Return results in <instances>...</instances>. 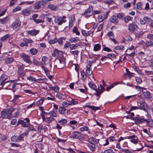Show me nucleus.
I'll use <instances>...</instances> for the list:
<instances>
[{"instance_id":"obj_56","label":"nucleus","mask_w":153,"mask_h":153,"mask_svg":"<svg viewBox=\"0 0 153 153\" xmlns=\"http://www.w3.org/2000/svg\"><path fill=\"white\" fill-rule=\"evenodd\" d=\"M1 117L3 118H5L6 114V111H3L1 112Z\"/></svg>"},{"instance_id":"obj_45","label":"nucleus","mask_w":153,"mask_h":153,"mask_svg":"<svg viewBox=\"0 0 153 153\" xmlns=\"http://www.w3.org/2000/svg\"><path fill=\"white\" fill-rule=\"evenodd\" d=\"M9 35L7 34L5 35L4 36L2 37L1 38V40L2 41H5L9 37Z\"/></svg>"},{"instance_id":"obj_21","label":"nucleus","mask_w":153,"mask_h":153,"mask_svg":"<svg viewBox=\"0 0 153 153\" xmlns=\"http://www.w3.org/2000/svg\"><path fill=\"white\" fill-rule=\"evenodd\" d=\"M48 60L47 57L46 56H43L42 58V60L41 61V64L40 65L43 68L44 67V65H46L45 62Z\"/></svg>"},{"instance_id":"obj_39","label":"nucleus","mask_w":153,"mask_h":153,"mask_svg":"<svg viewBox=\"0 0 153 153\" xmlns=\"http://www.w3.org/2000/svg\"><path fill=\"white\" fill-rule=\"evenodd\" d=\"M121 151L124 153H131L133 151L131 150H129L128 149H122Z\"/></svg>"},{"instance_id":"obj_60","label":"nucleus","mask_w":153,"mask_h":153,"mask_svg":"<svg viewBox=\"0 0 153 153\" xmlns=\"http://www.w3.org/2000/svg\"><path fill=\"white\" fill-rule=\"evenodd\" d=\"M137 9L138 10H140L142 9V4L140 2H138L137 4Z\"/></svg>"},{"instance_id":"obj_31","label":"nucleus","mask_w":153,"mask_h":153,"mask_svg":"<svg viewBox=\"0 0 153 153\" xmlns=\"http://www.w3.org/2000/svg\"><path fill=\"white\" fill-rule=\"evenodd\" d=\"M14 59L12 58L8 57L6 58L5 62L7 64H11L13 61Z\"/></svg>"},{"instance_id":"obj_34","label":"nucleus","mask_w":153,"mask_h":153,"mask_svg":"<svg viewBox=\"0 0 153 153\" xmlns=\"http://www.w3.org/2000/svg\"><path fill=\"white\" fill-rule=\"evenodd\" d=\"M18 73L19 76L21 77H22V79H24L23 77L25 76V74L23 71H18Z\"/></svg>"},{"instance_id":"obj_44","label":"nucleus","mask_w":153,"mask_h":153,"mask_svg":"<svg viewBox=\"0 0 153 153\" xmlns=\"http://www.w3.org/2000/svg\"><path fill=\"white\" fill-rule=\"evenodd\" d=\"M51 90H53L55 92H58L59 90V88L57 85L51 88Z\"/></svg>"},{"instance_id":"obj_37","label":"nucleus","mask_w":153,"mask_h":153,"mask_svg":"<svg viewBox=\"0 0 153 153\" xmlns=\"http://www.w3.org/2000/svg\"><path fill=\"white\" fill-rule=\"evenodd\" d=\"M66 109L62 107H60L59 109V112L62 114H64L65 113Z\"/></svg>"},{"instance_id":"obj_3","label":"nucleus","mask_w":153,"mask_h":153,"mask_svg":"<svg viewBox=\"0 0 153 153\" xmlns=\"http://www.w3.org/2000/svg\"><path fill=\"white\" fill-rule=\"evenodd\" d=\"M25 121L23 120H19L17 123V125L19 124H21L23 127H27L30 125V120L28 118L25 119Z\"/></svg>"},{"instance_id":"obj_1","label":"nucleus","mask_w":153,"mask_h":153,"mask_svg":"<svg viewBox=\"0 0 153 153\" xmlns=\"http://www.w3.org/2000/svg\"><path fill=\"white\" fill-rule=\"evenodd\" d=\"M56 64L55 66L57 68L62 69L64 68L65 66V59L64 57L56 59L55 60Z\"/></svg>"},{"instance_id":"obj_23","label":"nucleus","mask_w":153,"mask_h":153,"mask_svg":"<svg viewBox=\"0 0 153 153\" xmlns=\"http://www.w3.org/2000/svg\"><path fill=\"white\" fill-rule=\"evenodd\" d=\"M110 21L114 23H117L118 22V20L116 16H113L110 19Z\"/></svg>"},{"instance_id":"obj_19","label":"nucleus","mask_w":153,"mask_h":153,"mask_svg":"<svg viewBox=\"0 0 153 153\" xmlns=\"http://www.w3.org/2000/svg\"><path fill=\"white\" fill-rule=\"evenodd\" d=\"M20 25V21L17 20L14 22L13 24V28L16 30L19 28Z\"/></svg>"},{"instance_id":"obj_55","label":"nucleus","mask_w":153,"mask_h":153,"mask_svg":"<svg viewBox=\"0 0 153 153\" xmlns=\"http://www.w3.org/2000/svg\"><path fill=\"white\" fill-rule=\"evenodd\" d=\"M17 67L18 69V71H22L24 69V67L22 65H17Z\"/></svg>"},{"instance_id":"obj_40","label":"nucleus","mask_w":153,"mask_h":153,"mask_svg":"<svg viewBox=\"0 0 153 153\" xmlns=\"http://www.w3.org/2000/svg\"><path fill=\"white\" fill-rule=\"evenodd\" d=\"M81 79L83 81H84L85 80L86 78V76H87L86 73H85L84 72H82L81 73Z\"/></svg>"},{"instance_id":"obj_22","label":"nucleus","mask_w":153,"mask_h":153,"mask_svg":"<svg viewBox=\"0 0 153 153\" xmlns=\"http://www.w3.org/2000/svg\"><path fill=\"white\" fill-rule=\"evenodd\" d=\"M88 141L89 142L88 143H92L94 144H97V142L95 138L93 137H91L88 139Z\"/></svg>"},{"instance_id":"obj_36","label":"nucleus","mask_w":153,"mask_h":153,"mask_svg":"<svg viewBox=\"0 0 153 153\" xmlns=\"http://www.w3.org/2000/svg\"><path fill=\"white\" fill-rule=\"evenodd\" d=\"M101 48V46L99 44H95L94 48V50L95 51H98Z\"/></svg>"},{"instance_id":"obj_61","label":"nucleus","mask_w":153,"mask_h":153,"mask_svg":"<svg viewBox=\"0 0 153 153\" xmlns=\"http://www.w3.org/2000/svg\"><path fill=\"white\" fill-rule=\"evenodd\" d=\"M105 153H115L113 150L110 149H106L104 151Z\"/></svg>"},{"instance_id":"obj_8","label":"nucleus","mask_w":153,"mask_h":153,"mask_svg":"<svg viewBox=\"0 0 153 153\" xmlns=\"http://www.w3.org/2000/svg\"><path fill=\"white\" fill-rule=\"evenodd\" d=\"M45 4V3L42 0L41 1H38L35 4V9H39L42 8L44 7Z\"/></svg>"},{"instance_id":"obj_12","label":"nucleus","mask_w":153,"mask_h":153,"mask_svg":"<svg viewBox=\"0 0 153 153\" xmlns=\"http://www.w3.org/2000/svg\"><path fill=\"white\" fill-rule=\"evenodd\" d=\"M27 79L29 80L30 81L32 82H40L41 80H43L44 79H36L33 76H30L27 77ZM45 79L46 80V81L48 80V79L46 78Z\"/></svg>"},{"instance_id":"obj_59","label":"nucleus","mask_w":153,"mask_h":153,"mask_svg":"<svg viewBox=\"0 0 153 153\" xmlns=\"http://www.w3.org/2000/svg\"><path fill=\"white\" fill-rule=\"evenodd\" d=\"M124 39L127 41H129L132 40V38L130 36H127L125 38H124Z\"/></svg>"},{"instance_id":"obj_29","label":"nucleus","mask_w":153,"mask_h":153,"mask_svg":"<svg viewBox=\"0 0 153 153\" xmlns=\"http://www.w3.org/2000/svg\"><path fill=\"white\" fill-rule=\"evenodd\" d=\"M108 58L111 60H114L116 59V56L115 54L113 53L108 54L107 55Z\"/></svg>"},{"instance_id":"obj_25","label":"nucleus","mask_w":153,"mask_h":153,"mask_svg":"<svg viewBox=\"0 0 153 153\" xmlns=\"http://www.w3.org/2000/svg\"><path fill=\"white\" fill-rule=\"evenodd\" d=\"M88 85L91 88L97 91V87L94 83L92 82H90L88 83Z\"/></svg>"},{"instance_id":"obj_30","label":"nucleus","mask_w":153,"mask_h":153,"mask_svg":"<svg viewBox=\"0 0 153 153\" xmlns=\"http://www.w3.org/2000/svg\"><path fill=\"white\" fill-rule=\"evenodd\" d=\"M45 114H50L51 116V117H52L53 118V117H57L56 113L53 111H52L48 113L45 112Z\"/></svg>"},{"instance_id":"obj_5","label":"nucleus","mask_w":153,"mask_h":153,"mask_svg":"<svg viewBox=\"0 0 153 153\" xmlns=\"http://www.w3.org/2000/svg\"><path fill=\"white\" fill-rule=\"evenodd\" d=\"M24 134H22L18 136H14L11 138V141L15 142H19L24 137Z\"/></svg>"},{"instance_id":"obj_28","label":"nucleus","mask_w":153,"mask_h":153,"mask_svg":"<svg viewBox=\"0 0 153 153\" xmlns=\"http://www.w3.org/2000/svg\"><path fill=\"white\" fill-rule=\"evenodd\" d=\"M62 105L65 107H66L68 106L71 105L70 103V101L68 100H66L63 102L62 104Z\"/></svg>"},{"instance_id":"obj_2","label":"nucleus","mask_w":153,"mask_h":153,"mask_svg":"<svg viewBox=\"0 0 153 153\" xmlns=\"http://www.w3.org/2000/svg\"><path fill=\"white\" fill-rule=\"evenodd\" d=\"M139 109L146 111L148 108L147 104L143 100H140L138 104Z\"/></svg>"},{"instance_id":"obj_33","label":"nucleus","mask_w":153,"mask_h":153,"mask_svg":"<svg viewBox=\"0 0 153 153\" xmlns=\"http://www.w3.org/2000/svg\"><path fill=\"white\" fill-rule=\"evenodd\" d=\"M86 107L91 109L93 110L94 111L100 109V108L98 107H95L94 106H90L89 105H87Z\"/></svg>"},{"instance_id":"obj_62","label":"nucleus","mask_w":153,"mask_h":153,"mask_svg":"<svg viewBox=\"0 0 153 153\" xmlns=\"http://www.w3.org/2000/svg\"><path fill=\"white\" fill-rule=\"evenodd\" d=\"M77 38H78L76 37L75 38H71L70 39V41L71 42H76L77 41V40L76 39H77Z\"/></svg>"},{"instance_id":"obj_64","label":"nucleus","mask_w":153,"mask_h":153,"mask_svg":"<svg viewBox=\"0 0 153 153\" xmlns=\"http://www.w3.org/2000/svg\"><path fill=\"white\" fill-rule=\"evenodd\" d=\"M136 80L137 83L139 84L141 83L142 81L140 77H137L136 79Z\"/></svg>"},{"instance_id":"obj_57","label":"nucleus","mask_w":153,"mask_h":153,"mask_svg":"<svg viewBox=\"0 0 153 153\" xmlns=\"http://www.w3.org/2000/svg\"><path fill=\"white\" fill-rule=\"evenodd\" d=\"M21 9L20 8V7L19 6H18L13 9V10H12V12L13 13H14L15 12H16L17 11L21 10Z\"/></svg>"},{"instance_id":"obj_52","label":"nucleus","mask_w":153,"mask_h":153,"mask_svg":"<svg viewBox=\"0 0 153 153\" xmlns=\"http://www.w3.org/2000/svg\"><path fill=\"white\" fill-rule=\"evenodd\" d=\"M48 7L51 10H54L56 8V6L53 4H50L48 5Z\"/></svg>"},{"instance_id":"obj_48","label":"nucleus","mask_w":153,"mask_h":153,"mask_svg":"<svg viewBox=\"0 0 153 153\" xmlns=\"http://www.w3.org/2000/svg\"><path fill=\"white\" fill-rule=\"evenodd\" d=\"M67 120L65 119H63L58 121V123H60L61 125H64L67 123Z\"/></svg>"},{"instance_id":"obj_9","label":"nucleus","mask_w":153,"mask_h":153,"mask_svg":"<svg viewBox=\"0 0 153 153\" xmlns=\"http://www.w3.org/2000/svg\"><path fill=\"white\" fill-rule=\"evenodd\" d=\"M93 10V7L92 6L89 7L88 9H87L84 12L82 15H86L85 16L86 18L89 17L91 15Z\"/></svg>"},{"instance_id":"obj_6","label":"nucleus","mask_w":153,"mask_h":153,"mask_svg":"<svg viewBox=\"0 0 153 153\" xmlns=\"http://www.w3.org/2000/svg\"><path fill=\"white\" fill-rule=\"evenodd\" d=\"M138 27L137 25L135 23L133 22L129 25L128 29L131 33H134L135 30H136Z\"/></svg>"},{"instance_id":"obj_63","label":"nucleus","mask_w":153,"mask_h":153,"mask_svg":"<svg viewBox=\"0 0 153 153\" xmlns=\"http://www.w3.org/2000/svg\"><path fill=\"white\" fill-rule=\"evenodd\" d=\"M57 39L56 38H54V39L51 40L49 41V43L50 44H53L56 42H57Z\"/></svg>"},{"instance_id":"obj_4","label":"nucleus","mask_w":153,"mask_h":153,"mask_svg":"<svg viewBox=\"0 0 153 153\" xmlns=\"http://www.w3.org/2000/svg\"><path fill=\"white\" fill-rule=\"evenodd\" d=\"M19 56L26 62L30 64H32V62L30 59V58L28 55L24 53H22L20 54Z\"/></svg>"},{"instance_id":"obj_47","label":"nucleus","mask_w":153,"mask_h":153,"mask_svg":"<svg viewBox=\"0 0 153 153\" xmlns=\"http://www.w3.org/2000/svg\"><path fill=\"white\" fill-rule=\"evenodd\" d=\"M124 48L123 46L122 45H117L114 48L117 50H122Z\"/></svg>"},{"instance_id":"obj_43","label":"nucleus","mask_w":153,"mask_h":153,"mask_svg":"<svg viewBox=\"0 0 153 153\" xmlns=\"http://www.w3.org/2000/svg\"><path fill=\"white\" fill-rule=\"evenodd\" d=\"M147 121H145L146 123L149 125H152L153 124V120L152 119H146Z\"/></svg>"},{"instance_id":"obj_15","label":"nucleus","mask_w":153,"mask_h":153,"mask_svg":"<svg viewBox=\"0 0 153 153\" xmlns=\"http://www.w3.org/2000/svg\"><path fill=\"white\" fill-rule=\"evenodd\" d=\"M91 63L87 65L86 67V73L87 76L91 75L92 73V71H91Z\"/></svg>"},{"instance_id":"obj_51","label":"nucleus","mask_w":153,"mask_h":153,"mask_svg":"<svg viewBox=\"0 0 153 153\" xmlns=\"http://www.w3.org/2000/svg\"><path fill=\"white\" fill-rule=\"evenodd\" d=\"M70 103L71 105H75L78 103V102L76 100L72 99L70 101Z\"/></svg>"},{"instance_id":"obj_20","label":"nucleus","mask_w":153,"mask_h":153,"mask_svg":"<svg viewBox=\"0 0 153 153\" xmlns=\"http://www.w3.org/2000/svg\"><path fill=\"white\" fill-rule=\"evenodd\" d=\"M87 145L92 152H94L96 149L95 145L92 143H87Z\"/></svg>"},{"instance_id":"obj_53","label":"nucleus","mask_w":153,"mask_h":153,"mask_svg":"<svg viewBox=\"0 0 153 153\" xmlns=\"http://www.w3.org/2000/svg\"><path fill=\"white\" fill-rule=\"evenodd\" d=\"M73 31L75 33L76 35H79L80 33L77 30V28L76 27H74V28L73 30Z\"/></svg>"},{"instance_id":"obj_24","label":"nucleus","mask_w":153,"mask_h":153,"mask_svg":"<svg viewBox=\"0 0 153 153\" xmlns=\"http://www.w3.org/2000/svg\"><path fill=\"white\" fill-rule=\"evenodd\" d=\"M150 20V19L147 17H144L143 19L140 20V23L144 25L146 23L147 20L149 21Z\"/></svg>"},{"instance_id":"obj_41","label":"nucleus","mask_w":153,"mask_h":153,"mask_svg":"<svg viewBox=\"0 0 153 153\" xmlns=\"http://www.w3.org/2000/svg\"><path fill=\"white\" fill-rule=\"evenodd\" d=\"M79 52V51H78L75 50L70 51V53L72 55H74L75 56L77 57Z\"/></svg>"},{"instance_id":"obj_7","label":"nucleus","mask_w":153,"mask_h":153,"mask_svg":"<svg viewBox=\"0 0 153 153\" xmlns=\"http://www.w3.org/2000/svg\"><path fill=\"white\" fill-rule=\"evenodd\" d=\"M71 137L73 138L79 140H81L83 138L82 134L80 132L76 131L73 132Z\"/></svg>"},{"instance_id":"obj_42","label":"nucleus","mask_w":153,"mask_h":153,"mask_svg":"<svg viewBox=\"0 0 153 153\" xmlns=\"http://www.w3.org/2000/svg\"><path fill=\"white\" fill-rule=\"evenodd\" d=\"M138 139L137 137H135L134 138L130 140V141L134 144L137 143Z\"/></svg>"},{"instance_id":"obj_10","label":"nucleus","mask_w":153,"mask_h":153,"mask_svg":"<svg viewBox=\"0 0 153 153\" xmlns=\"http://www.w3.org/2000/svg\"><path fill=\"white\" fill-rule=\"evenodd\" d=\"M15 111V109L13 108H8L6 110V115L8 119H10L12 118L11 117L13 114H12V113Z\"/></svg>"},{"instance_id":"obj_27","label":"nucleus","mask_w":153,"mask_h":153,"mask_svg":"<svg viewBox=\"0 0 153 153\" xmlns=\"http://www.w3.org/2000/svg\"><path fill=\"white\" fill-rule=\"evenodd\" d=\"M74 20V16H72L70 17V21H69V27H71L73 25V22Z\"/></svg>"},{"instance_id":"obj_58","label":"nucleus","mask_w":153,"mask_h":153,"mask_svg":"<svg viewBox=\"0 0 153 153\" xmlns=\"http://www.w3.org/2000/svg\"><path fill=\"white\" fill-rule=\"evenodd\" d=\"M131 20V17L129 16H127L124 17V20L126 23L128 22Z\"/></svg>"},{"instance_id":"obj_38","label":"nucleus","mask_w":153,"mask_h":153,"mask_svg":"<svg viewBox=\"0 0 153 153\" xmlns=\"http://www.w3.org/2000/svg\"><path fill=\"white\" fill-rule=\"evenodd\" d=\"M79 45L78 44H72L70 45V48L71 50L75 49Z\"/></svg>"},{"instance_id":"obj_46","label":"nucleus","mask_w":153,"mask_h":153,"mask_svg":"<svg viewBox=\"0 0 153 153\" xmlns=\"http://www.w3.org/2000/svg\"><path fill=\"white\" fill-rule=\"evenodd\" d=\"M46 122L49 123H51L52 121L53 120L54 118L52 117H47L46 118Z\"/></svg>"},{"instance_id":"obj_14","label":"nucleus","mask_w":153,"mask_h":153,"mask_svg":"<svg viewBox=\"0 0 153 153\" xmlns=\"http://www.w3.org/2000/svg\"><path fill=\"white\" fill-rule=\"evenodd\" d=\"M135 120L136 122L135 123L137 124H141L145 122V121H147L146 119L137 117H136V119Z\"/></svg>"},{"instance_id":"obj_35","label":"nucleus","mask_w":153,"mask_h":153,"mask_svg":"<svg viewBox=\"0 0 153 153\" xmlns=\"http://www.w3.org/2000/svg\"><path fill=\"white\" fill-rule=\"evenodd\" d=\"M30 52L32 55H36L38 52L37 50L32 48L30 49Z\"/></svg>"},{"instance_id":"obj_18","label":"nucleus","mask_w":153,"mask_h":153,"mask_svg":"<svg viewBox=\"0 0 153 153\" xmlns=\"http://www.w3.org/2000/svg\"><path fill=\"white\" fill-rule=\"evenodd\" d=\"M39 30H33L28 31L27 33L31 35L36 36L37 34L39 33Z\"/></svg>"},{"instance_id":"obj_50","label":"nucleus","mask_w":153,"mask_h":153,"mask_svg":"<svg viewBox=\"0 0 153 153\" xmlns=\"http://www.w3.org/2000/svg\"><path fill=\"white\" fill-rule=\"evenodd\" d=\"M143 147V146H142V144L140 143L139 144V146H138V147L137 148V149L135 150V151H140L142 149Z\"/></svg>"},{"instance_id":"obj_49","label":"nucleus","mask_w":153,"mask_h":153,"mask_svg":"<svg viewBox=\"0 0 153 153\" xmlns=\"http://www.w3.org/2000/svg\"><path fill=\"white\" fill-rule=\"evenodd\" d=\"M144 97L146 98H150V93L148 91L145 92L144 93Z\"/></svg>"},{"instance_id":"obj_26","label":"nucleus","mask_w":153,"mask_h":153,"mask_svg":"<svg viewBox=\"0 0 153 153\" xmlns=\"http://www.w3.org/2000/svg\"><path fill=\"white\" fill-rule=\"evenodd\" d=\"M14 80H10L8 81L5 82V81L3 80V78H2V79L1 81V82L0 83V85L2 86H4L5 85L6 83H8L10 82V83H13L14 82Z\"/></svg>"},{"instance_id":"obj_17","label":"nucleus","mask_w":153,"mask_h":153,"mask_svg":"<svg viewBox=\"0 0 153 153\" xmlns=\"http://www.w3.org/2000/svg\"><path fill=\"white\" fill-rule=\"evenodd\" d=\"M10 18L8 16L0 19V24H6L9 20Z\"/></svg>"},{"instance_id":"obj_16","label":"nucleus","mask_w":153,"mask_h":153,"mask_svg":"<svg viewBox=\"0 0 153 153\" xmlns=\"http://www.w3.org/2000/svg\"><path fill=\"white\" fill-rule=\"evenodd\" d=\"M31 10L28 8L23 10L22 12V14L25 16H29L31 13Z\"/></svg>"},{"instance_id":"obj_32","label":"nucleus","mask_w":153,"mask_h":153,"mask_svg":"<svg viewBox=\"0 0 153 153\" xmlns=\"http://www.w3.org/2000/svg\"><path fill=\"white\" fill-rule=\"evenodd\" d=\"M144 32L141 31H137L135 33V35L136 37H137L142 36Z\"/></svg>"},{"instance_id":"obj_11","label":"nucleus","mask_w":153,"mask_h":153,"mask_svg":"<svg viewBox=\"0 0 153 153\" xmlns=\"http://www.w3.org/2000/svg\"><path fill=\"white\" fill-rule=\"evenodd\" d=\"M56 97L58 99L60 100H65L66 99V96L65 93L58 92L56 95Z\"/></svg>"},{"instance_id":"obj_54","label":"nucleus","mask_w":153,"mask_h":153,"mask_svg":"<svg viewBox=\"0 0 153 153\" xmlns=\"http://www.w3.org/2000/svg\"><path fill=\"white\" fill-rule=\"evenodd\" d=\"M44 100V98H41V99L37 102V104L38 105H42L43 104Z\"/></svg>"},{"instance_id":"obj_13","label":"nucleus","mask_w":153,"mask_h":153,"mask_svg":"<svg viewBox=\"0 0 153 153\" xmlns=\"http://www.w3.org/2000/svg\"><path fill=\"white\" fill-rule=\"evenodd\" d=\"M108 17V14L107 13L101 14L99 16L98 21L100 22H102L103 20L106 19Z\"/></svg>"}]
</instances>
